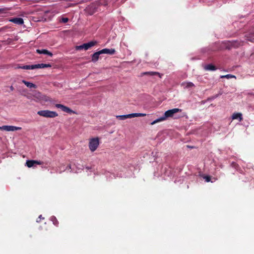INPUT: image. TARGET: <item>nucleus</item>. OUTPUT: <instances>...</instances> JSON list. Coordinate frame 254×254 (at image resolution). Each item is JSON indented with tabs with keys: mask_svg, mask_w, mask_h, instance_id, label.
<instances>
[{
	"mask_svg": "<svg viewBox=\"0 0 254 254\" xmlns=\"http://www.w3.org/2000/svg\"><path fill=\"white\" fill-rule=\"evenodd\" d=\"M182 109L179 108H174L171 110H167L166 111L163 116L155 120L151 123V125H153L157 123L165 121L167 118L169 117H173L175 113L181 112Z\"/></svg>",
	"mask_w": 254,
	"mask_h": 254,
	"instance_id": "nucleus-1",
	"label": "nucleus"
},
{
	"mask_svg": "<svg viewBox=\"0 0 254 254\" xmlns=\"http://www.w3.org/2000/svg\"><path fill=\"white\" fill-rule=\"evenodd\" d=\"M99 138L98 137L92 138L89 139V148L91 152L95 151L99 145Z\"/></svg>",
	"mask_w": 254,
	"mask_h": 254,
	"instance_id": "nucleus-2",
	"label": "nucleus"
},
{
	"mask_svg": "<svg viewBox=\"0 0 254 254\" xmlns=\"http://www.w3.org/2000/svg\"><path fill=\"white\" fill-rule=\"evenodd\" d=\"M37 114L41 116L51 118L56 117L58 115L56 112L49 110H41L38 111Z\"/></svg>",
	"mask_w": 254,
	"mask_h": 254,
	"instance_id": "nucleus-3",
	"label": "nucleus"
},
{
	"mask_svg": "<svg viewBox=\"0 0 254 254\" xmlns=\"http://www.w3.org/2000/svg\"><path fill=\"white\" fill-rule=\"evenodd\" d=\"M97 42L95 41H92L88 43H84L81 45L77 46L75 48L76 50H81L82 49L87 50L92 47L95 46L97 44Z\"/></svg>",
	"mask_w": 254,
	"mask_h": 254,
	"instance_id": "nucleus-4",
	"label": "nucleus"
},
{
	"mask_svg": "<svg viewBox=\"0 0 254 254\" xmlns=\"http://www.w3.org/2000/svg\"><path fill=\"white\" fill-rule=\"evenodd\" d=\"M21 127H17L12 126H3L0 127V130H5L7 131H13L21 129Z\"/></svg>",
	"mask_w": 254,
	"mask_h": 254,
	"instance_id": "nucleus-5",
	"label": "nucleus"
},
{
	"mask_svg": "<svg viewBox=\"0 0 254 254\" xmlns=\"http://www.w3.org/2000/svg\"><path fill=\"white\" fill-rule=\"evenodd\" d=\"M18 68L24 69H34L36 68H41V64L33 65H25L23 66H19Z\"/></svg>",
	"mask_w": 254,
	"mask_h": 254,
	"instance_id": "nucleus-6",
	"label": "nucleus"
},
{
	"mask_svg": "<svg viewBox=\"0 0 254 254\" xmlns=\"http://www.w3.org/2000/svg\"><path fill=\"white\" fill-rule=\"evenodd\" d=\"M42 163L43 162L40 161L30 160H27L26 161V164L28 167L31 168L34 166L35 165H41Z\"/></svg>",
	"mask_w": 254,
	"mask_h": 254,
	"instance_id": "nucleus-7",
	"label": "nucleus"
},
{
	"mask_svg": "<svg viewBox=\"0 0 254 254\" xmlns=\"http://www.w3.org/2000/svg\"><path fill=\"white\" fill-rule=\"evenodd\" d=\"M56 107L58 108L61 109L63 111L67 113H71L73 112V111L70 108L62 104H56Z\"/></svg>",
	"mask_w": 254,
	"mask_h": 254,
	"instance_id": "nucleus-8",
	"label": "nucleus"
},
{
	"mask_svg": "<svg viewBox=\"0 0 254 254\" xmlns=\"http://www.w3.org/2000/svg\"><path fill=\"white\" fill-rule=\"evenodd\" d=\"M9 21L13 23L18 25H22L24 23L23 19L22 18L20 17L13 18L10 19Z\"/></svg>",
	"mask_w": 254,
	"mask_h": 254,
	"instance_id": "nucleus-9",
	"label": "nucleus"
},
{
	"mask_svg": "<svg viewBox=\"0 0 254 254\" xmlns=\"http://www.w3.org/2000/svg\"><path fill=\"white\" fill-rule=\"evenodd\" d=\"M101 54H109L113 55L115 54L116 51L114 49H103L100 50Z\"/></svg>",
	"mask_w": 254,
	"mask_h": 254,
	"instance_id": "nucleus-10",
	"label": "nucleus"
},
{
	"mask_svg": "<svg viewBox=\"0 0 254 254\" xmlns=\"http://www.w3.org/2000/svg\"><path fill=\"white\" fill-rule=\"evenodd\" d=\"M141 75H150V76H154V75H158L160 78L162 77V74H160L158 72L156 71H147L141 73Z\"/></svg>",
	"mask_w": 254,
	"mask_h": 254,
	"instance_id": "nucleus-11",
	"label": "nucleus"
},
{
	"mask_svg": "<svg viewBox=\"0 0 254 254\" xmlns=\"http://www.w3.org/2000/svg\"><path fill=\"white\" fill-rule=\"evenodd\" d=\"M146 115L145 114L143 113H132L128 115H125L126 119L134 117H144L146 116Z\"/></svg>",
	"mask_w": 254,
	"mask_h": 254,
	"instance_id": "nucleus-12",
	"label": "nucleus"
},
{
	"mask_svg": "<svg viewBox=\"0 0 254 254\" xmlns=\"http://www.w3.org/2000/svg\"><path fill=\"white\" fill-rule=\"evenodd\" d=\"M36 53L39 54L48 55L50 57L53 56V54L46 49H37L36 50Z\"/></svg>",
	"mask_w": 254,
	"mask_h": 254,
	"instance_id": "nucleus-13",
	"label": "nucleus"
},
{
	"mask_svg": "<svg viewBox=\"0 0 254 254\" xmlns=\"http://www.w3.org/2000/svg\"><path fill=\"white\" fill-rule=\"evenodd\" d=\"M233 120L239 119L240 122L243 120L242 114L241 113H234L232 116Z\"/></svg>",
	"mask_w": 254,
	"mask_h": 254,
	"instance_id": "nucleus-14",
	"label": "nucleus"
},
{
	"mask_svg": "<svg viewBox=\"0 0 254 254\" xmlns=\"http://www.w3.org/2000/svg\"><path fill=\"white\" fill-rule=\"evenodd\" d=\"M101 54V53L100 51L94 53L92 55V61L93 62H97L99 60V55Z\"/></svg>",
	"mask_w": 254,
	"mask_h": 254,
	"instance_id": "nucleus-15",
	"label": "nucleus"
},
{
	"mask_svg": "<svg viewBox=\"0 0 254 254\" xmlns=\"http://www.w3.org/2000/svg\"><path fill=\"white\" fill-rule=\"evenodd\" d=\"M204 69L205 70L214 71V70H216L217 68L215 65H214L212 64H208L205 65L204 66Z\"/></svg>",
	"mask_w": 254,
	"mask_h": 254,
	"instance_id": "nucleus-16",
	"label": "nucleus"
},
{
	"mask_svg": "<svg viewBox=\"0 0 254 254\" xmlns=\"http://www.w3.org/2000/svg\"><path fill=\"white\" fill-rule=\"evenodd\" d=\"M22 82L28 87L32 88H36L37 87L36 85L33 83H31L25 80H22Z\"/></svg>",
	"mask_w": 254,
	"mask_h": 254,
	"instance_id": "nucleus-17",
	"label": "nucleus"
},
{
	"mask_svg": "<svg viewBox=\"0 0 254 254\" xmlns=\"http://www.w3.org/2000/svg\"><path fill=\"white\" fill-rule=\"evenodd\" d=\"M247 39L252 42H254V32L250 33L249 36H247Z\"/></svg>",
	"mask_w": 254,
	"mask_h": 254,
	"instance_id": "nucleus-18",
	"label": "nucleus"
},
{
	"mask_svg": "<svg viewBox=\"0 0 254 254\" xmlns=\"http://www.w3.org/2000/svg\"><path fill=\"white\" fill-rule=\"evenodd\" d=\"M230 43L231 46L234 48L238 47L241 45V42H238L237 41H231L230 42Z\"/></svg>",
	"mask_w": 254,
	"mask_h": 254,
	"instance_id": "nucleus-19",
	"label": "nucleus"
},
{
	"mask_svg": "<svg viewBox=\"0 0 254 254\" xmlns=\"http://www.w3.org/2000/svg\"><path fill=\"white\" fill-rule=\"evenodd\" d=\"M50 220L53 222V223L54 224V225L56 226L58 225L59 222L55 216H51L50 218Z\"/></svg>",
	"mask_w": 254,
	"mask_h": 254,
	"instance_id": "nucleus-20",
	"label": "nucleus"
},
{
	"mask_svg": "<svg viewBox=\"0 0 254 254\" xmlns=\"http://www.w3.org/2000/svg\"><path fill=\"white\" fill-rule=\"evenodd\" d=\"M221 78H227V79H229V78H236V76L235 75H232V74H227V75H225L221 76Z\"/></svg>",
	"mask_w": 254,
	"mask_h": 254,
	"instance_id": "nucleus-21",
	"label": "nucleus"
},
{
	"mask_svg": "<svg viewBox=\"0 0 254 254\" xmlns=\"http://www.w3.org/2000/svg\"><path fill=\"white\" fill-rule=\"evenodd\" d=\"M51 66L52 65L50 64H41V68L51 67Z\"/></svg>",
	"mask_w": 254,
	"mask_h": 254,
	"instance_id": "nucleus-22",
	"label": "nucleus"
},
{
	"mask_svg": "<svg viewBox=\"0 0 254 254\" xmlns=\"http://www.w3.org/2000/svg\"><path fill=\"white\" fill-rule=\"evenodd\" d=\"M117 118L120 120H126V116L125 115H119L116 116Z\"/></svg>",
	"mask_w": 254,
	"mask_h": 254,
	"instance_id": "nucleus-23",
	"label": "nucleus"
},
{
	"mask_svg": "<svg viewBox=\"0 0 254 254\" xmlns=\"http://www.w3.org/2000/svg\"><path fill=\"white\" fill-rule=\"evenodd\" d=\"M203 178L205 180L206 182H209L211 181V177L209 176H205Z\"/></svg>",
	"mask_w": 254,
	"mask_h": 254,
	"instance_id": "nucleus-24",
	"label": "nucleus"
},
{
	"mask_svg": "<svg viewBox=\"0 0 254 254\" xmlns=\"http://www.w3.org/2000/svg\"><path fill=\"white\" fill-rule=\"evenodd\" d=\"M231 166L235 168V169H237L238 167H239V165L238 164H237L236 163L234 162H233L231 164Z\"/></svg>",
	"mask_w": 254,
	"mask_h": 254,
	"instance_id": "nucleus-25",
	"label": "nucleus"
},
{
	"mask_svg": "<svg viewBox=\"0 0 254 254\" xmlns=\"http://www.w3.org/2000/svg\"><path fill=\"white\" fill-rule=\"evenodd\" d=\"M194 86V84L192 82H188L187 83L186 87L189 88Z\"/></svg>",
	"mask_w": 254,
	"mask_h": 254,
	"instance_id": "nucleus-26",
	"label": "nucleus"
},
{
	"mask_svg": "<svg viewBox=\"0 0 254 254\" xmlns=\"http://www.w3.org/2000/svg\"><path fill=\"white\" fill-rule=\"evenodd\" d=\"M68 21V19L67 17H63L62 18V22L64 23H66Z\"/></svg>",
	"mask_w": 254,
	"mask_h": 254,
	"instance_id": "nucleus-27",
	"label": "nucleus"
},
{
	"mask_svg": "<svg viewBox=\"0 0 254 254\" xmlns=\"http://www.w3.org/2000/svg\"><path fill=\"white\" fill-rule=\"evenodd\" d=\"M39 218L40 220H38V219H37V222H39L41 219H44V217H42V215H40L39 216V218Z\"/></svg>",
	"mask_w": 254,
	"mask_h": 254,
	"instance_id": "nucleus-28",
	"label": "nucleus"
},
{
	"mask_svg": "<svg viewBox=\"0 0 254 254\" xmlns=\"http://www.w3.org/2000/svg\"><path fill=\"white\" fill-rule=\"evenodd\" d=\"M10 89L11 91H13L14 90V88L12 86H10Z\"/></svg>",
	"mask_w": 254,
	"mask_h": 254,
	"instance_id": "nucleus-29",
	"label": "nucleus"
},
{
	"mask_svg": "<svg viewBox=\"0 0 254 254\" xmlns=\"http://www.w3.org/2000/svg\"><path fill=\"white\" fill-rule=\"evenodd\" d=\"M67 168H68L69 169H70L71 168V166L70 165H68L67 167Z\"/></svg>",
	"mask_w": 254,
	"mask_h": 254,
	"instance_id": "nucleus-30",
	"label": "nucleus"
},
{
	"mask_svg": "<svg viewBox=\"0 0 254 254\" xmlns=\"http://www.w3.org/2000/svg\"><path fill=\"white\" fill-rule=\"evenodd\" d=\"M249 94L251 95H254V93H249Z\"/></svg>",
	"mask_w": 254,
	"mask_h": 254,
	"instance_id": "nucleus-31",
	"label": "nucleus"
},
{
	"mask_svg": "<svg viewBox=\"0 0 254 254\" xmlns=\"http://www.w3.org/2000/svg\"><path fill=\"white\" fill-rule=\"evenodd\" d=\"M188 147H190V148H192V147H191V146H188Z\"/></svg>",
	"mask_w": 254,
	"mask_h": 254,
	"instance_id": "nucleus-32",
	"label": "nucleus"
}]
</instances>
